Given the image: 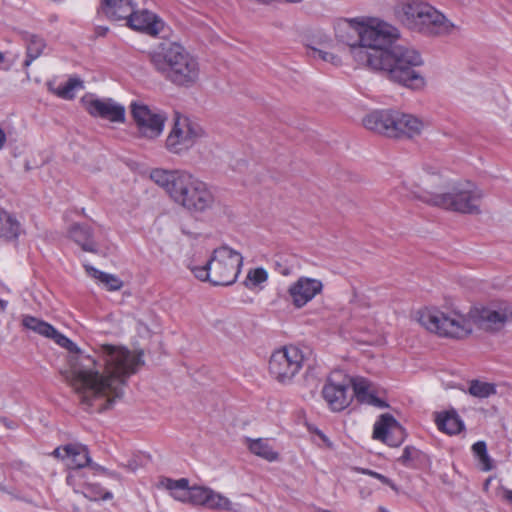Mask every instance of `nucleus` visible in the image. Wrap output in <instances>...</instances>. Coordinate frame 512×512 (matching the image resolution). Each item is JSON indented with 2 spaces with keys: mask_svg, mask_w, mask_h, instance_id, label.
I'll list each match as a JSON object with an SVG mask.
<instances>
[{
  "mask_svg": "<svg viewBox=\"0 0 512 512\" xmlns=\"http://www.w3.org/2000/svg\"><path fill=\"white\" fill-rule=\"evenodd\" d=\"M503 497L509 504H512V490H504Z\"/></svg>",
  "mask_w": 512,
  "mask_h": 512,
  "instance_id": "a18cd8bd",
  "label": "nucleus"
},
{
  "mask_svg": "<svg viewBox=\"0 0 512 512\" xmlns=\"http://www.w3.org/2000/svg\"><path fill=\"white\" fill-rule=\"evenodd\" d=\"M83 494L92 501L110 500L113 498L112 492L106 490L98 483L85 484Z\"/></svg>",
  "mask_w": 512,
  "mask_h": 512,
  "instance_id": "473e14b6",
  "label": "nucleus"
},
{
  "mask_svg": "<svg viewBox=\"0 0 512 512\" xmlns=\"http://www.w3.org/2000/svg\"><path fill=\"white\" fill-rule=\"evenodd\" d=\"M1 421L4 423V425L7 428H10V429L14 428V425L12 423L8 422L6 419H2Z\"/></svg>",
  "mask_w": 512,
  "mask_h": 512,
  "instance_id": "3c124183",
  "label": "nucleus"
},
{
  "mask_svg": "<svg viewBox=\"0 0 512 512\" xmlns=\"http://www.w3.org/2000/svg\"><path fill=\"white\" fill-rule=\"evenodd\" d=\"M52 455L65 462L69 469H81L90 466L92 460L87 446L80 443H70L54 449Z\"/></svg>",
  "mask_w": 512,
  "mask_h": 512,
  "instance_id": "aec40b11",
  "label": "nucleus"
},
{
  "mask_svg": "<svg viewBox=\"0 0 512 512\" xmlns=\"http://www.w3.org/2000/svg\"><path fill=\"white\" fill-rule=\"evenodd\" d=\"M419 456V450L412 446H407L404 448L403 453L401 457L399 458V461L405 465L410 466L411 463L417 459Z\"/></svg>",
  "mask_w": 512,
  "mask_h": 512,
  "instance_id": "ea45409f",
  "label": "nucleus"
},
{
  "mask_svg": "<svg viewBox=\"0 0 512 512\" xmlns=\"http://www.w3.org/2000/svg\"><path fill=\"white\" fill-rule=\"evenodd\" d=\"M8 302L0 299V311L4 312L7 308Z\"/></svg>",
  "mask_w": 512,
  "mask_h": 512,
  "instance_id": "09e8293b",
  "label": "nucleus"
},
{
  "mask_svg": "<svg viewBox=\"0 0 512 512\" xmlns=\"http://www.w3.org/2000/svg\"><path fill=\"white\" fill-rule=\"evenodd\" d=\"M83 88V81L79 78H69L64 84L57 87L55 94L65 100H71L75 97L76 90Z\"/></svg>",
  "mask_w": 512,
  "mask_h": 512,
  "instance_id": "2f4dec72",
  "label": "nucleus"
},
{
  "mask_svg": "<svg viewBox=\"0 0 512 512\" xmlns=\"http://www.w3.org/2000/svg\"><path fill=\"white\" fill-rule=\"evenodd\" d=\"M397 16L407 28L424 35H448L456 28L444 14L422 1L402 3L397 9Z\"/></svg>",
  "mask_w": 512,
  "mask_h": 512,
  "instance_id": "0eeeda50",
  "label": "nucleus"
},
{
  "mask_svg": "<svg viewBox=\"0 0 512 512\" xmlns=\"http://www.w3.org/2000/svg\"><path fill=\"white\" fill-rule=\"evenodd\" d=\"M131 114L142 137L155 139L162 134L167 119L165 114L142 103H132Z\"/></svg>",
  "mask_w": 512,
  "mask_h": 512,
  "instance_id": "f8f14e48",
  "label": "nucleus"
},
{
  "mask_svg": "<svg viewBox=\"0 0 512 512\" xmlns=\"http://www.w3.org/2000/svg\"><path fill=\"white\" fill-rule=\"evenodd\" d=\"M418 321L426 330L440 337L464 339L473 332V324L487 332H499L512 322V304L506 301L491 302L475 307L468 315L459 311L443 312L425 308L418 311Z\"/></svg>",
  "mask_w": 512,
  "mask_h": 512,
  "instance_id": "f03ea898",
  "label": "nucleus"
},
{
  "mask_svg": "<svg viewBox=\"0 0 512 512\" xmlns=\"http://www.w3.org/2000/svg\"><path fill=\"white\" fill-rule=\"evenodd\" d=\"M207 507L214 510H233L232 502L226 496L215 492L214 490H212L210 501Z\"/></svg>",
  "mask_w": 512,
  "mask_h": 512,
  "instance_id": "4c0bfd02",
  "label": "nucleus"
},
{
  "mask_svg": "<svg viewBox=\"0 0 512 512\" xmlns=\"http://www.w3.org/2000/svg\"><path fill=\"white\" fill-rule=\"evenodd\" d=\"M149 176L175 205L189 213L201 214L215 205L216 199L211 187L186 170L154 168Z\"/></svg>",
  "mask_w": 512,
  "mask_h": 512,
  "instance_id": "39448f33",
  "label": "nucleus"
},
{
  "mask_svg": "<svg viewBox=\"0 0 512 512\" xmlns=\"http://www.w3.org/2000/svg\"><path fill=\"white\" fill-rule=\"evenodd\" d=\"M22 325L32 330L33 332L42 335L46 338L52 339L55 341L56 344L59 346L67 349L69 352L73 353V355L69 359V367L63 371H61V374L64 376V372L71 369V362L72 360L78 355L83 354L78 349L77 345L72 342L69 338L58 332L51 324L38 319L33 316L26 315L22 319Z\"/></svg>",
  "mask_w": 512,
  "mask_h": 512,
  "instance_id": "4468645a",
  "label": "nucleus"
},
{
  "mask_svg": "<svg viewBox=\"0 0 512 512\" xmlns=\"http://www.w3.org/2000/svg\"><path fill=\"white\" fill-rule=\"evenodd\" d=\"M267 279V271L262 267H258L248 271L244 284L248 289H253L266 282Z\"/></svg>",
  "mask_w": 512,
  "mask_h": 512,
  "instance_id": "f704fd0d",
  "label": "nucleus"
},
{
  "mask_svg": "<svg viewBox=\"0 0 512 512\" xmlns=\"http://www.w3.org/2000/svg\"><path fill=\"white\" fill-rule=\"evenodd\" d=\"M353 388V394L361 404L370 405L379 409L388 407L385 400L381 399L374 384L364 377H355L350 379Z\"/></svg>",
  "mask_w": 512,
  "mask_h": 512,
  "instance_id": "4be33fe9",
  "label": "nucleus"
},
{
  "mask_svg": "<svg viewBox=\"0 0 512 512\" xmlns=\"http://www.w3.org/2000/svg\"><path fill=\"white\" fill-rule=\"evenodd\" d=\"M68 236L77 245H79L83 251L96 253L98 246L93 237L92 229L85 224L75 223L70 226L68 230Z\"/></svg>",
  "mask_w": 512,
  "mask_h": 512,
  "instance_id": "393cba45",
  "label": "nucleus"
},
{
  "mask_svg": "<svg viewBox=\"0 0 512 512\" xmlns=\"http://www.w3.org/2000/svg\"><path fill=\"white\" fill-rule=\"evenodd\" d=\"M286 2H291V3H299L301 2L302 0H285Z\"/></svg>",
  "mask_w": 512,
  "mask_h": 512,
  "instance_id": "864d4df0",
  "label": "nucleus"
},
{
  "mask_svg": "<svg viewBox=\"0 0 512 512\" xmlns=\"http://www.w3.org/2000/svg\"><path fill=\"white\" fill-rule=\"evenodd\" d=\"M337 375L333 373L321 391L323 399L333 412L343 411L353 400V395L349 393L350 380L337 381L335 379Z\"/></svg>",
  "mask_w": 512,
  "mask_h": 512,
  "instance_id": "2eb2a0df",
  "label": "nucleus"
},
{
  "mask_svg": "<svg viewBox=\"0 0 512 512\" xmlns=\"http://www.w3.org/2000/svg\"><path fill=\"white\" fill-rule=\"evenodd\" d=\"M392 138L413 139L421 135L427 123L421 118L408 113L394 111Z\"/></svg>",
  "mask_w": 512,
  "mask_h": 512,
  "instance_id": "a211bd4d",
  "label": "nucleus"
},
{
  "mask_svg": "<svg viewBox=\"0 0 512 512\" xmlns=\"http://www.w3.org/2000/svg\"><path fill=\"white\" fill-rule=\"evenodd\" d=\"M412 193L421 201L461 214L478 215L484 192L472 182L452 183L438 167L424 165L417 175Z\"/></svg>",
  "mask_w": 512,
  "mask_h": 512,
  "instance_id": "7ed1b4c3",
  "label": "nucleus"
},
{
  "mask_svg": "<svg viewBox=\"0 0 512 512\" xmlns=\"http://www.w3.org/2000/svg\"><path fill=\"white\" fill-rule=\"evenodd\" d=\"M97 355L102 363L86 354H78L64 379L75 390L86 411L103 412L122 397L127 379L144 364L143 353L123 346L101 345Z\"/></svg>",
  "mask_w": 512,
  "mask_h": 512,
  "instance_id": "f257e3e1",
  "label": "nucleus"
},
{
  "mask_svg": "<svg viewBox=\"0 0 512 512\" xmlns=\"http://www.w3.org/2000/svg\"><path fill=\"white\" fill-rule=\"evenodd\" d=\"M6 143V134L5 132L0 128V150L4 147Z\"/></svg>",
  "mask_w": 512,
  "mask_h": 512,
  "instance_id": "49530a36",
  "label": "nucleus"
},
{
  "mask_svg": "<svg viewBox=\"0 0 512 512\" xmlns=\"http://www.w3.org/2000/svg\"><path fill=\"white\" fill-rule=\"evenodd\" d=\"M200 73L198 58L186 50L166 81L177 87L190 88L199 81Z\"/></svg>",
  "mask_w": 512,
  "mask_h": 512,
  "instance_id": "dca6fc26",
  "label": "nucleus"
},
{
  "mask_svg": "<svg viewBox=\"0 0 512 512\" xmlns=\"http://www.w3.org/2000/svg\"><path fill=\"white\" fill-rule=\"evenodd\" d=\"M20 232V223L11 214L0 208V238L15 240Z\"/></svg>",
  "mask_w": 512,
  "mask_h": 512,
  "instance_id": "cd10ccee",
  "label": "nucleus"
},
{
  "mask_svg": "<svg viewBox=\"0 0 512 512\" xmlns=\"http://www.w3.org/2000/svg\"><path fill=\"white\" fill-rule=\"evenodd\" d=\"M321 512H331V511H328V510H323V511H321Z\"/></svg>",
  "mask_w": 512,
  "mask_h": 512,
  "instance_id": "5fc2aeb1",
  "label": "nucleus"
},
{
  "mask_svg": "<svg viewBox=\"0 0 512 512\" xmlns=\"http://www.w3.org/2000/svg\"><path fill=\"white\" fill-rule=\"evenodd\" d=\"M472 451L474 455L478 458L484 471H489L492 469L491 459L487 453V446L484 441H478L474 443L472 445Z\"/></svg>",
  "mask_w": 512,
  "mask_h": 512,
  "instance_id": "e433bc0d",
  "label": "nucleus"
},
{
  "mask_svg": "<svg viewBox=\"0 0 512 512\" xmlns=\"http://www.w3.org/2000/svg\"><path fill=\"white\" fill-rule=\"evenodd\" d=\"M376 479H378L383 484L390 486L392 489H396L395 484L389 478H387L385 475L378 473V475L376 476Z\"/></svg>",
  "mask_w": 512,
  "mask_h": 512,
  "instance_id": "37998d69",
  "label": "nucleus"
},
{
  "mask_svg": "<svg viewBox=\"0 0 512 512\" xmlns=\"http://www.w3.org/2000/svg\"><path fill=\"white\" fill-rule=\"evenodd\" d=\"M90 467L98 473H102V474L112 477L114 479L121 480V476L119 473H117L115 471H111L99 464L91 463Z\"/></svg>",
  "mask_w": 512,
  "mask_h": 512,
  "instance_id": "a19ab883",
  "label": "nucleus"
},
{
  "mask_svg": "<svg viewBox=\"0 0 512 512\" xmlns=\"http://www.w3.org/2000/svg\"><path fill=\"white\" fill-rule=\"evenodd\" d=\"M304 356L295 346H286L272 353L269 360L270 375L282 384H288L302 368Z\"/></svg>",
  "mask_w": 512,
  "mask_h": 512,
  "instance_id": "9d476101",
  "label": "nucleus"
},
{
  "mask_svg": "<svg viewBox=\"0 0 512 512\" xmlns=\"http://www.w3.org/2000/svg\"><path fill=\"white\" fill-rule=\"evenodd\" d=\"M161 484L171 492V495L174 499L187 502L189 501L190 490L189 481L186 478H181L178 480H173L170 478H164L161 481Z\"/></svg>",
  "mask_w": 512,
  "mask_h": 512,
  "instance_id": "c85d7f7f",
  "label": "nucleus"
},
{
  "mask_svg": "<svg viewBox=\"0 0 512 512\" xmlns=\"http://www.w3.org/2000/svg\"><path fill=\"white\" fill-rule=\"evenodd\" d=\"M395 40L387 45H377L368 56L356 51V57L365 62L366 67L381 71L392 82L411 90H422L426 86L424 75L418 70L424 64L421 54L414 48L395 46L388 49Z\"/></svg>",
  "mask_w": 512,
  "mask_h": 512,
  "instance_id": "20e7f679",
  "label": "nucleus"
},
{
  "mask_svg": "<svg viewBox=\"0 0 512 512\" xmlns=\"http://www.w3.org/2000/svg\"><path fill=\"white\" fill-rule=\"evenodd\" d=\"M243 256L228 245L215 248L203 266H193L192 273L201 281L214 286H229L236 282L243 266Z\"/></svg>",
  "mask_w": 512,
  "mask_h": 512,
  "instance_id": "6e6552de",
  "label": "nucleus"
},
{
  "mask_svg": "<svg viewBox=\"0 0 512 512\" xmlns=\"http://www.w3.org/2000/svg\"><path fill=\"white\" fill-rule=\"evenodd\" d=\"M469 394L477 398H487L496 393L495 385L480 380H472L469 385Z\"/></svg>",
  "mask_w": 512,
  "mask_h": 512,
  "instance_id": "72a5a7b5",
  "label": "nucleus"
},
{
  "mask_svg": "<svg viewBox=\"0 0 512 512\" xmlns=\"http://www.w3.org/2000/svg\"><path fill=\"white\" fill-rule=\"evenodd\" d=\"M212 489L206 487L195 486L190 490L189 502L195 505L208 506Z\"/></svg>",
  "mask_w": 512,
  "mask_h": 512,
  "instance_id": "c9c22d12",
  "label": "nucleus"
},
{
  "mask_svg": "<svg viewBox=\"0 0 512 512\" xmlns=\"http://www.w3.org/2000/svg\"><path fill=\"white\" fill-rule=\"evenodd\" d=\"M133 0H102L101 11L110 20H126L135 9Z\"/></svg>",
  "mask_w": 512,
  "mask_h": 512,
  "instance_id": "b1692460",
  "label": "nucleus"
},
{
  "mask_svg": "<svg viewBox=\"0 0 512 512\" xmlns=\"http://www.w3.org/2000/svg\"><path fill=\"white\" fill-rule=\"evenodd\" d=\"M26 42V60L24 62L25 67H29L31 63L41 56L46 46L45 41L34 34H27L25 36Z\"/></svg>",
  "mask_w": 512,
  "mask_h": 512,
  "instance_id": "7c9ffc66",
  "label": "nucleus"
},
{
  "mask_svg": "<svg viewBox=\"0 0 512 512\" xmlns=\"http://www.w3.org/2000/svg\"><path fill=\"white\" fill-rule=\"evenodd\" d=\"M122 466L129 472H136L139 468V463L136 459L132 458L126 464H122Z\"/></svg>",
  "mask_w": 512,
  "mask_h": 512,
  "instance_id": "79ce46f5",
  "label": "nucleus"
},
{
  "mask_svg": "<svg viewBox=\"0 0 512 512\" xmlns=\"http://www.w3.org/2000/svg\"><path fill=\"white\" fill-rule=\"evenodd\" d=\"M81 102L92 117L114 123L125 121V107L112 98H96L93 94H87L82 97Z\"/></svg>",
  "mask_w": 512,
  "mask_h": 512,
  "instance_id": "ddd939ff",
  "label": "nucleus"
},
{
  "mask_svg": "<svg viewBox=\"0 0 512 512\" xmlns=\"http://www.w3.org/2000/svg\"><path fill=\"white\" fill-rule=\"evenodd\" d=\"M205 134L200 124L177 113L165 147L170 153L180 155L189 151Z\"/></svg>",
  "mask_w": 512,
  "mask_h": 512,
  "instance_id": "1a4fd4ad",
  "label": "nucleus"
},
{
  "mask_svg": "<svg viewBox=\"0 0 512 512\" xmlns=\"http://www.w3.org/2000/svg\"><path fill=\"white\" fill-rule=\"evenodd\" d=\"M186 50L178 42L163 41L149 51V61L154 70L167 80Z\"/></svg>",
  "mask_w": 512,
  "mask_h": 512,
  "instance_id": "9b49d317",
  "label": "nucleus"
},
{
  "mask_svg": "<svg viewBox=\"0 0 512 512\" xmlns=\"http://www.w3.org/2000/svg\"><path fill=\"white\" fill-rule=\"evenodd\" d=\"M5 61V55L0 51V65Z\"/></svg>",
  "mask_w": 512,
  "mask_h": 512,
  "instance_id": "603ef678",
  "label": "nucleus"
},
{
  "mask_svg": "<svg viewBox=\"0 0 512 512\" xmlns=\"http://www.w3.org/2000/svg\"><path fill=\"white\" fill-rule=\"evenodd\" d=\"M248 448L251 453L269 462L276 461L279 454L273 449L267 439H247Z\"/></svg>",
  "mask_w": 512,
  "mask_h": 512,
  "instance_id": "c756f323",
  "label": "nucleus"
},
{
  "mask_svg": "<svg viewBox=\"0 0 512 512\" xmlns=\"http://www.w3.org/2000/svg\"><path fill=\"white\" fill-rule=\"evenodd\" d=\"M359 473H362V474H365V475H369L373 478H376V476L378 475V472H375L373 470H370V469H366V468H357L356 469Z\"/></svg>",
  "mask_w": 512,
  "mask_h": 512,
  "instance_id": "c03bdc74",
  "label": "nucleus"
},
{
  "mask_svg": "<svg viewBox=\"0 0 512 512\" xmlns=\"http://www.w3.org/2000/svg\"><path fill=\"white\" fill-rule=\"evenodd\" d=\"M73 478H74V475L73 474H69L66 478V482L68 485H72L73 483Z\"/></svg>",
  "mask_w": 512,
  "mask_h": 512,
  "instance_id": "8fccbe9b",
  "label": "nucleus"
},
{
  "mask_svg": "<svg viewBox=\"0 0 512 512\" xmlns=\"http://www.w3.org/2000/svg\"><path fill=\"white\" fill-rule=\"evenodd\" d=\"M127 25L133 30L157 36L164 28V22L147 9L136 10L127 19Z\"/></svg>",
  "mask_w": 512,
  "mask_h": 512,
  "instance_id": "412c9836",
  "label": "nucleus"
},
{
  "mask_svg": "<svg viewBox=\"0 0 512 512\" xmlns=\"http://www.w3.org/2000/svg\"><path fill=\"white\" fill-rule=\"evenodd\" d=\"M393 110H376L367 114L362 122L366 129L392 138Z\"/></svg>",
  "mask_w": 512,
  "mask_h": 512,
  "instance_id": "5701e85b",
  "label": "nucleus"
},
{
  "mask_svg": "<svg viewBox=\"0 0 512 512\" xmlns=\"http://www.w3.org/2000/svg\"><path fill=\"white\" fill-rule=\"evenodd\" d=\"M334 31L336 38L349 47L351 56L361 66L365 62L356 57V51L361 50L368 56L377 45H387L400 36L396 27L376 18H340L334 23Z\"/></svg>",
  "mask_w": 512,
  "mask_h": 512,
  "instance_id": "423d86ee",
  "label": "nucleus"
},
{
  "mask_svg": "<svg viewBox=\"0 0 512 512\" xmlns=\"http://www.w3.org/2000/svg\"><path fill=\"white\" fill-rule=\"evenodd\" d=\"M313 56L316 57V58H320L321 60L325 61V62H329L335 66H338L341 64V59L339 56L333 54V53H330V52H327V51H323L321 49H313Z\"/></svg>",
  "mask_w": 512,
  "mask_h": 512,
  "instance_id": "58836bf2",
  "label": "nucleus"
},
{
  "mask_svg": "<svg viewBox=\"0 0 512 512\" xmlns=\"http://www.w3.org/2000/svg\"><path fill=\"white\" fill-rule=\"evenodd\" d=\"M404 436V429L390 414H382L374 424L373 438L390 446H399Z\"/></svg>",
  "mask_w": 512,
  "mask_h": 512,
  "instance_id": "f3484780",
  "label": "nucleus"
},
{
  "mask_svg": "<svg viewBox=\"0 0 512 512\" xmlns=\"http://www.w3.org/2000/svg\"><path fill=\"white\" fill-rule=\"evenodd\" d=\"M84 267L88 275L102 284L106 290L118 291L123 287V281L116 275L100 271L90 265Z\"/></svg>",
  "mask_w": 512,
  "mask_h": 512,
  "instance_id": "bb28decb",
  "label": "nucleus"
},
{
  "mask_svg": "<svg viewBox=\"0 0 512 512\" xmlns=\"http://www.w3.org/2000/svg\"><path fill=\"white\" fill-rule=\"evenodd\" d=\"M322 289L323 284L320 280L300 277L296 282L290 285L288 293L292 299L293 305L296 308H302L319 294Z\"/></svg>",
  "mask_w": 512,
  "mask_h": 512,
  "instance_id": "6ab92c4d",
  "label": "nucleus"
},
{
  "mask_svg": "<svg viewBox=\"0 0 512 512\" xmlns=\"http://www.w3.org/2000/svg\"><path fill=\"white\" fill-rule=\"evenodd\" d=\"M108 31V28L107 27H98L97 28V33L98 35L100 36H104L106 34V32Z\"/></svg>",
  "mask_w": 512,
  "mask_h": 512,
  "instance_id": "de8ad7c7",
  "label": "nucleus"
},
{
  "mask_svg": "<svg viewBox=\"0 0 512 512\" xmlns=\"http://www.w3.org/2000/svg\"><path fill=\"white\" fill-rule=\"evenodd\" d=\"M435 421L440 431L450 435L457 434L464 429V423L455 410L438 413Z\"/></svg>",
  "mask_w": 512,
  "mask_h": 512,
  "instance_id": "a878e982",
  "label": "nucleus"
}]
</instances>
